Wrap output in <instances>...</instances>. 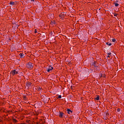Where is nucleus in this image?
<instances>
[{
  "label": "nucleus",
  "instance_id": "423d86ee",
  "mask_svg": "<svg viewBox=\"0 0 124 124\" xmlns=\"http://www.w3.org/2000/svg\"><path fill=\"white\" fill-rule=\"evenodd\" d=\"M19 56L21 59H23V58H24V57H25V55L23 53H20Z\"/></svg>",
  "mask_w": 124,
  "mask_h": 124
},
{
  "label": "nucleus",
  "instance_id": "6e6552de",
  "mask_svg": "<svg viewBox=\"0 0 124 124\" xmlns=\"http://www.w3.org/2000/svg\"><path fill=\"white\" fill-rule=\"evenodd\" d=\"M62 116H63V113L60 112L59 114L60 118H62Z\"/></svg>",
  "mask_w": 124,
  "mask_h": 124
},
{
  "label": "nucleus",
  "instance_id": "aec40b11",
  "mask_svg": "<svg viewBox=\"0 0 124 124\" xmlns=\"http://www.w3.org/2000/svg\"><path fill=\"white\" fill-rule=\"evenodd\" d=\"M31 1H34V0H31Z\"/></svg>",
  "mask_w": 124,
  "mask_h": 124
},
{
  "label": "nucleus",
  "instance_id": "5701e85b",
  "mask_svg": "<svg viewBox=\"0 0 124 124\" xmlns=\"http://www.w3.org/2000/svg\"><path fill=\"white\" fill-rule=\"evenodd\" d=\"M114 16H116V15H114Z\"/></svg>",
  "mask_w": 124,
  "mask_h": 124
},
{
  "label": "nucleus",
  "instance_id": "dca6fc26",
  "mask_svg": "<svg viewBox=\"0 0 124 124\" xmlns=\"http://www.w3.org/2000/svg\"><path fill=\"white\" fill-rule=\"evenodd\" d=\"M10 4H14V2H11V3H10Z\"/></svg>",
  "mask_w": 124,
  "mask_h": 124
},
{
  "label": "nucleus",
  "instance_id": "4be33fe9",
  "mask_svg": "<svg viewBox=\"0 0 124 124\" xmlns=\"http://www.w3.org/2000/svg\"><path fill=\"white\" fill-rule=\"evenodd\" d=\"M61 18H63V16H62Z\"/></svg>",
  "mask_w": 124,
  "mask_h": 124
},
{
  "label": "nucleus",
  "instance_id": "20e7f679",
  "mask_svg": "<svg viewBox=\"0 0 124 124\" xmlns=\"http://www.w3.org/2000/svg\"><path fill=\"white\" fill-rule=\"evenodd\" d=\"M31 86V82H27L26 83V86L27 88H30Z\"/></svg>",
  "mask_w": 124,
  "mask_h": 124
},
{
  "label": "nucleus",
  "instance_id": "f3484780",
  "mask_svg": "<svg viewBox=\"0 0 124 124\" xmlns=\"http://www.w3.org/2000/svg\"><path fill=\"white\" fill-rule=\"evenodd\" d=\"M34 32H35V33H36V32H37V31L36 30H36H35V31H34Z\"/></svg>",
  "mask_w": 124,
  "mask_h": 124
},
{
  "label": "nucleus",
  "instance_id": "ddd939ff",
  "mask_svg": "<svg viewBox=\"0 0 124 124\" xmlns=\"http://www.w3.org/2000/svg\"><path fill=\"white\" fill-rule=\"evenodd\" d=\"M42 89V88L41 87H39L38 91H41V89Z\"/></svg>",
  "mask_w": 124,
  "mask_h": 124
},
{
  "label": "nucleus",
  "instance_id": "6ab92c4d",
  "mask_svg": "<svg viewBox=\"0 0 124 124\" xmlns=\"http://www.w3.org/2000/svg\"><path fill=\"white\" fill-rule=\"evenodd\" d=\"M62 15H60L59 16V17H62Z\"/></svg>",
  "mask_w": 124,
  "mask_h": 124
},
{
  "label": "nucleus",
  "instance_id": "4468645a",
  "mask_svg": "<svg viewBox=\"0 0 124 124\" xmlns=\"http://www.w3.org/2000/svg\"><path fill=\"white\" fill-rule=\"evenodd\" d=\"M117 112H120V111H121V109L117 108Z\"/></svg>",
  "mask_w": 124,
  "mask_h": 124
},
{
  "label": "nucleus",
  "instance_id": "9b49d317",
  "mask_svg": "<svg viewBox=\"0 0 124 124\" xmlns=\"http://www.w3.org/2000/svg\"><path fill=\"white\" fill-rule=\"evenodd\" d=\"M107 45H108V46H111L112 45V44L109 43H106Z\"/></svg>",
  "mask_w": 124,
  "mask_h": 124
},
{
  "label": "nucleus",
  "instance_id": "39448f33",
  "mask_svg": "<svg viewBox=\"0 0 124 124\" xmlns=\"http://www.w3.org/2000/svg\"><path fill=\"white\" fill-rule=\"evenodd\" d=\"M119 1L118 0H116L115 1H114V4L115 6H116V7H117V6H119V3H118Z\"/></svg>",
  "mask_w": 124,
  "mask_h": 124
},
{
  "label": "nucleus",
  "instance_id": "f03ea898",
  "mask_svg": "<svg viewBox=\"0 0 124 124\" xmlns=\"http://www.w3.org/2000/svg\"><path fill=\"white\" fill-rule=\"evenodd\" d=\"M18 72L16 70H13L11 71V74L13 76H15V75H16V74H18Z\"/></svg>",
  "mask_w": 124,
  "mask_h": 124
},
{
  "label": "nucleus",
  "instance_id": "2eb2a0df",
  "mask_svg": "<svg viewBox=\"0 0 124 124\" xmlns=\"http://www.w3.org/2000/svg\"><path fill=\"white\" fill-rule=\"evenodd\" d=\"M58 98H62V95H59Z\"/></svg>",
  "mask_w": 124,
  "mask_h": 124
},
{
  "label": "nucleus",
  "instance_id": "1a4fd4ad",
  "mask_svg": "<svg viewBox=\"0 0 124 124\" xmlns=\"http://www.w3.org/2000/svg\"><path fill=\"white\" fill-rule=\"evenodd\" d=\"M95 100H99V96L97 95L96 97H95Z\"/></svg>",
  "mask_w": 124,
  "mask_h": 124
},
{
  "label": "nucleus",
  "instance_id": "a211bd4d",
  "mask_svg": "<svg viewBox=\"0 0 124 124\" xmlns=\"http://www.w3.org/2000/svg\"><path fill=\"white\" fill-rule=\"evenodd\" d=\"M108 56H110V55H111V52H109L108 53Z\"/></svg>",
  "mask_w": 124,
  "mask_h": 124
},
{
  "label": "nucleus",
  "instance_id": "f257e3e1",
  "mask_svg": "<svg viewBox=\"0 0 124 124\" xmlns=\"http://www.w3.org/2000/svg\"><path fill=\"white\" fill-rule=\"evenodd\" d=\"M26 67L27 68H29V69H32L33 68V66L32 65V63L29 62L27 65Z\"/></svg>",
  "mask_w": 124,
  "mask_h": 124
},
{
  "label": "nucleus",
  "instance_id": "9d476101",
  "mask_svg": "<svg viewBox=\"0 0 124 124\" xmlns=\"http://www.w3.org/2000/svg\"><path fill=\"white\" fill-rule=\"evenodd\" d=\"M93 65H94V66L95 67H96L97 65H96V62H93Z\"/></svg>",
  "mask_w": 124,
  "mask_h": 124
},
{
  "label": "nucleus",
  "instance_id": "7ed1b4c3",
  "mask_svg": "<svg viewBox=\"0 0 124 124\" xmlns=\"http://www.w3.org/2000/svg\"><path fill=\"white\" fill-rule=\"evenodd\" d=\"M46 69L47 72H51L54 69V68L52 66H49Z\"/></svg>",
  "mask_w": 124,
  "mask_h": 124
},
{
  "label": "nucleus",
  "instance_id": "0eeeda50",
  "mask_svg": "<svg viewBox=\"0 0 124 124\" xmlns=\"http://www.w3.org/2000/svg\"><path fill=\"white\" fill-rule=\"evenodd\" d=\"M67 111L68 114H70V113H72V111H71V110H70V109H69V108H68L67 109Z\"/></svg>",
  "mask_w": 124,
  "mask_h": 124
},
{
  "label": "nucleus",
  "instance_id": "f8f14e48",
  "mask_svg": "<svg viewBox=\"0 0 124 124\" xmlns=\"http://www.w3.org/2000/svg\"><path fill=\"white\" fill-rule=\"evenodd\" d=\"M112 42H116V39H112Z\"/></svg>",
  "mask_w": 124,
  "mask_h": 124
},
{
  "label": "nucleus",
  "instance_id": "412c9836",
  "mask_svg": "<svg viewBox=\"0 0 124 124\" xmlns=\"http://www.w3.org/2000/svg\"><path fill=\"white\" fill-rule=\"evenodd\" d=\"M108 58H110V56H108Z\"/></svg>",
  "mask_w": 124,
  "mask_h": 124
}]
</instances>
